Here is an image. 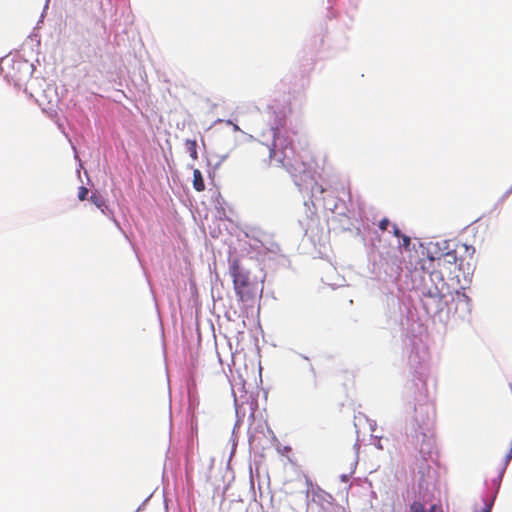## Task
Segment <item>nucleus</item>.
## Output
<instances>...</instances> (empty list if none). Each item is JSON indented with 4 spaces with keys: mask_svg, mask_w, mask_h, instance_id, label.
<instances>
[{
    "mask_svg": "<svg viewBox=\"0 0 512 512\" xmlns=\"http://www.w3.org/2000/svg\"><path fill=\"white\" fill-rule=\"evenodd\" d=\"M269 160L268 165L275 163L278 166L292 167L289 162L293 155L292 140L279 133H274L272 147H268Z\"/></svg>",
    "mask_w": 512,
    "mask_h": 512,
    "instance_id": "obj_2",
    "label": "nucleus"
},
{
    "mask_svg": "<svg viewBox=\"0 0 512 512\" xmlns=\"http://www.w3.org/2000/svg\"><path fill=\"white\" fill-rule=\"evenodd\" d=\"M193 187L198 192H202L205 190L204 179L199 169H195L193 171Z\"/></svg>",
    "mask_w": 512,
    "mask_h": 512,
    "instance_id": "obj_4",
    "label": "nucleus"
},
{
    "mask_svg": "<svg viewBox=\"0 0 512 512\" xmlns=\"http://www.w3.org/2000/svg\"><path fill=\"white\" fill-rule=\"evenodd\" d=\"M392 229H393V231H392V232H393V235H394L395 237L400 238V237H401V235H402V233H401L400 229L398 228V226H397L396 224H393V225H392Z\"/></svg>",
    "mask_w": 512,
    "mask_h": 512,
    "instance_id": "obj_11",
    "label": "nucleus"
},
{
    "mask_svg": "<svg viewBox=\"0 0 512 512\" xmlns=\"http://www.w3.org/2000/svg\"><path fill=\"white\" fill-rule=\"evenodd\" d=\"M185 146H186V150L187 152L189 153L190 157L193 159V160H196L198 158V154H197V142L196 140H190V139H187L185 141Z\"/></svg>",
    "mask_w": 512,
    "mask_h": 512,
    "instance_id": "obj_5",
    "label": "nucleus"
},
{
    "mask_svg": "<svg viewBox=\"0 0 512 512\" xmlns=\"http://www.w3.org/2000/svg\"><path fill=\"white\" fill-rule=\"evenodd\" d=\"M390 222L387 218H383L380 222H379V229L382 230V231H385L387 230L388 226H389Z\"/></svg>",
    "mask_w": 512,
    "mask_h": 512,
    "instance_id": "obj_10",
    "label": "nucleus"
},
{
    "mask_svg": "<svg viewBox=\"0 0 512 512\" xmlns=\"http://www.w3.org/2000/svg\"><path fill=\"white\" fill-rule=\"evenodd\" d=\"M411 512H426L425 507L420 502H413L410 506Z\"/></svg>",
    "mask_w": 512,
    "mask_h": 512,
    "instance_id": "obj_7",
    "label": "nucleus"
},
{
    "mask_svg": "<svg viewBox=\"0 0 512 512\" xmlns=\"http://www.w3.org/2000/svg\"><path fill=\"white\" fill-rule=\"evenodd\" d=\"M88 193H89V191H88V189L86 187H84V186L79 187V189H78V199L80 201L86 200L87 196H88Z\"/></svg>",
    "mask_w": 512,
    "mask_h": 512,
    "instance_id": "obj_8",
    "label": "nucleus"
},
{
    "mask_svg": "<svg viewBox=\"0 0 512 512\" xmlns=\"http://www.w3.org/2000/svg\"><path fill=\"white\" fill-rule=\"evenodd\" d=\"M229 270L238 300L245 302L251 299L253 297V291L249 272L241 267L239 259L235 258L230 261Z\"/></svg>",
    "mask_w": 512,
    "mask_h": 512,
    "instance_id": "obj_3",
    "label": "nucleus"
},
{
    "mask_svg": "<svg viewBox=\"0 0 512 512\" xmlns=\"http://www.w3.org/2000/svg\"><path fill=\"white\" fill-rule=\"evenodd\" d=\"M316 186H317L318 191H319L320 193H323V192H324V188H323L322 186L317 185V184H316Z\"/></svg>",
    "mask_w": 512,
    "mask_h": 512,
    "instance_id": "obj_15",
    "label": "nucleus"
},
{
    "mask_svg": "<svg viewBox=\"0 0 512 512\" xmlns=\"http://www.w3.org/2000/svg\"><path fill=\"white\" fill-rule=\"evenodd\" d=\"M400 238L402 240V242L400 243V247H403L404 249H408L411 244V238L404 234H402Z\"/></svg>",
    "mask_w": 512,
    "mask_h": 512,
    "instance_id": "obj_9",
    "label": "nucleus"
},
{
    "mask_svg": "<svg viewBox=\"0 0 512 512\" xmlns=\"http://www.w3.org/2000/svg\"><path fill=\"white\" fill-rule=\"evenodd\" d=\"M512 459V449L510 448L509 452L506 455V463H508Z\"/></svg>",
    "mask_w": 512,
    "mask_h": 512,
    "instance_id": "obj_14",
    "label": "nucleus"
},
{
    "mask_svg": "<svg viewBox=\"0 0 512 512\" xmlns=\"http://www.w3.org/2000/svg\"><path fill=\"white\" fill-rule=\"evenodd\" d=\"M492 504H486V506L481 510V512H491Z\"/></svg>",
    "mask_w": 512,
    "mask_h": 512,
    "instance_id": "obj_13",
    "label": "nucleus"
},
{
    "mask_svg": "<svg viewBox=\"0 0 512 512\" xmlns=\"http://www.w3.org/2000/svg\"><path fill=\"white\" fill-rule=\"evenodd\" d=\"M475 249L466 244H458L452 250L447 252H435L428 248V255L423 260L422 268L428 272L431 284L424 282L422 287V296L432 299L439 305L449 293V287L444 281L443 274H451L454 268L464 269L465 264L470 266Z\"/></svg>",
    "mask_w": 512,
    "mask_h": 512,
    "instance_id": "obj_1",
    "label": "nucleus"
},
{
    "mask_svg": "<svg viewBox=\"0 0 512 512\" xmlns=\"http://www.w3.org/2000/svg\"><path fill=\"white\" fill-rule=\"evenodd\" d=\"M90 200L98 207V208H102V207H105V201L104 199L99 196V195H96V194H92L91 197H90Z\"/></svg>",
    "mask_w": 512,
    "mask_h": 512,
    "instance_id": "obj_6",
    "label": "nucleus"
},
{
    "mask_svg": "<svg viewBox=\"0 0 512 512\" xmlns=\"http://www.w3.org/2000/svg\"><path fill=\"white\" fill-rule=\"evenodd\" d=\"M428 512H442V510L437 505H432Z\"/></svg>",
    "mask_w": 512,
    "mask_h": 512,
    "instance_id": "obj_12",
    "label": "nucleus"
}]
</instances>
